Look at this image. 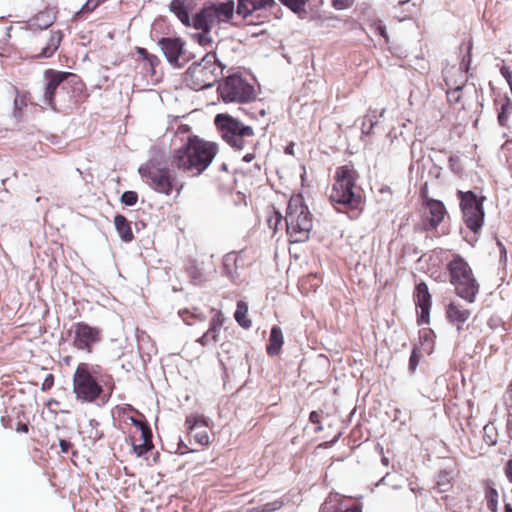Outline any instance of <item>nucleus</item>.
Returning a JSON list of instances; mask_svg holds the SVG:
<instances>
[{
    "label": "nucleus",
    "instance_id": "nucleus-46",
    "mask_svg": "<svg viewBox=\"0 0 512 512\" xmlns=\"http://www.w3.org/2000/svg\"><path fill=\"white\" fill-rule=\"evenodd\" d=\"M59 445H60L61 451L63 453H68L70 448L72 447L71 442L64 440V439L60 440Z\"/></svg>",
    "mask_w": 512,
    "mask_h": 512
},
{
    "label": "nucleus",
    "instance_id": "nucleus-42",
    "mask_svg": "<svg viewBox=\"0 0 512 512\" xmlns=\"http://www.w3.org/2000/svg\"><path fill=\"white\" fill-rule=\"evenodd\" d=\"M419 363V358L415 351L412 352L410 359H409V368L410 370L414 371Z\"/></svg>",
    "mask_w": 512,
    "mask_h": 512
},
{
    "label": "nucleus",
    "instance_id": "nucleus-58",
    "mask_svg": "<svg viewBox=\"0 0 512 512\" xmlns=\"http://www.w3.org/2000/svg\"><path fill=\"white\" fill-rule=\"evenodd\" d=\"M231 256H234V255L232 253H229L228 255H226V261L230 260Z\"/></svg>",
    "mask_w": 512,
    "mask_h": 512
},
{
    "label": "nucleus",
    "instance_id": "nucleus-5",
    "mask_svg": "<svg viewBox=\"0 0 512 512\" xmlns=\"http://www.w3.org/2000/svg\"><path fill=\"white\" fill-rule=\"evenodd\" d=\"M357 173L350 165H344L336 170L335 183L330 193L334 204L356 207L361 201V195L356 187Z\"/></svg>",
    "mask_w": 512,
    "mask_h": 512
},
{
    "label": "nucleus",
    "instance_id": "nucleus-21",
    "mask_svg": "<svg viewBox=\"0 0 512 512\" xmlns=\"http://www.w3.org/2000/svg\"><path fill=\"white\" fill-rule=\"evenodd\" d=\"M57 11L55 8L46 7L29 19L28 25L33 30L47 29L56 20Z\"/></svg>",
    "mask_w": 512,
    "mask_h": 512
},
{
    "label": "nucleus",
    "instance_id": "nucleus-27",
    "mask_svg": "<svg viewBox=\"0 0 512 512\" xmlns=\"http://www.w3.org/2000/svg\"><path fill=\"white\" fill-rule=\"evenodd\" d=\"M63 39V33L60 30L53 31L47 45L42 49L40 55L43 57H51L58 49Z\"/></svg>",
    "mask_w": 512,
    "mask_h": 512
},
{
    "label": "nucleus",
    "instance_id": "nucleus-18",
    "mask_svg": "<svg viewBox=\"0 0 512 512\" xmlns=\"http://www.w3.org/2000/svg\"><path fill=\"white\" fill-rule=\"evenodd\" d=\"M446 208L439 200L428 199L424 204V215L426 218V228H436L444 219Z\"/></svg>",
    "mask_w": 512,
    "mask_h": 512
},
{
    "label": "nucleus",
    "instance_id": "nucleus-45",
    "mask_svg": "<svg viewBox=\"0 0 512 512\" xmlns=\"http://www.w3.org/2000/svg\"><path fill=\"white\" fill-rule=\"evenodd\" d=\"M215 124L220 131L224 130V114H217L215 117Z\"/></svg>",
    "mask_w": 512,
    "mask_h": 512
},
{
    "label": "nucleus",
    "instance_id": "nucleus-53",
    "mask_svg": "<svg viewBox=\"0 0 512 512\" xmlns=\"http://www.w3.org/2000/svg\"><path fill=\"white\" fill-rule=\"evenodd\" d=\"M217 91H218L219 97L224 100V91L221 89V85L218 86Z\"/></svg>",
    "mask_w": 512,
    "mask_h": 512
},
{
    "label": "nucleus",
    "instance_id": "nucleus-32",
    "mask_svg": "<svg viewBox=\"0 0 512 512\" xmlns=\"http://www.w3.org/2000/svg\"><path fill=\"white\" fill-rule=\"evenodd\" d=\"M283 5L290 8L294 13L301 15L306 13L305 5L307 0H279Z\"/></svg>",
    "mask_w": 512,
    "mask_h": 512
},
{
    "label": "nucleus",
    "instance_id": "nucleus-57",
    "mask_svg": "<svg viewBox=\"0 0 512 512\" xmlns=\"http://www.w3.org/2000/svg\"><path fill=\"white\" fill-rule=\"evenodd\" d=\"M452 78H453V80H454V81H455V80H456V81H460V76H459L458 74H454V73H452Z\"/></svg>",
    "mask_w": 512,
    "mask_h": 512
},
{
    "label": "nucleus",
    "instance_id": "nucleus-33",
    "mask_svg": "<svg viewBox=\"0 0 512 512\" xmlns=\"http://www.w3.org/2000/svg\"><path fill=\"white\" fill-rule=\"evenodd\" d=\"M253 11H255V9L251 8L250 1L238 0L237 13L239 15H242L245 18L249 16Z\"/></svg>",
    "mask_w": 512,
    "mask_h": 512
},
{
    "label": "nucleus",
    "instance_id": "nucleus-17",
    "mask_svg": "<svg viewBox=\"0 0 512 512\" xmlns=\"http://www.w3.org/2000/svg\"><path fill=\"white\" fill-rule=\"evenodd\" d=\"M167 61L174 66H179L180 56L183 54L184 42L180 38H161L158 42Z\"/></svg>",
    "mask_w": 512,
    "mask_h": 512
},
{
    "label": "nucleus",
    "instance_id": "nucleus-47",
    "mask_svg": "<svg viewBox=\"0 0 512 512\" xmlns=\"http://www.w3.org/2000/svg\"><path fill=\"white\" fill-rule=\"evenodd\" d=\"M506 477L508 478L509 482L512 483V458L507 462L506 468H505Z\"/></svg>",
    "mask_w": 512,
    "mask_h": 512
},
{
    "label": "nucleus",
    "instance_id": "nucleus-19",
    "mask_svg": "<svg viewBox=\"0 0 512 512\" xmlns=\"http://www.w3.org/2000/svg\"><path fill=\"white\" fill-rule=\"evenodd\" d=\"M136 52L142 59L141 69L144 76L149 77L154 82H158L161 75L157 73L156 68L160 65V59L142 47H136Z\"/></svg>",
    "mask_w": 512,
    "mask_h": 512
},
{
    "label": "nucleus",
    "instance_id": "nucleus-26",
    "mask_svg": "<svg viewBox=\"0 0 512 512\" xmlns=\"http://www.w3.org/2000/svg\"><path fill=\"white\" fill-rule=\"evenodd\" d=\"M221 313H218L211 322V326L208 331L202 336L203 344L214 343L218 340V336L222 327Z\"/></svg>",
    "mask_w": 512,
    "mask_h": 512
},
{
    "label": "nucleus",
    "instance_id": "nucleus-9",
    "mask_svg": "<svg viewBox=\"0 0 512 512\" xmlns=\"http://www.w3.org/2000/svg\"><path fill=\"white\" fill-rule=\"evenodd\" d=\"M457 196L460 199V207L463 214V220L466 226L477 233L483 226L484 223V209L483 202L485 197H477L472 191H458Z\"/></svg>",
    "mask_w": 512,
    "mask_h": 512
},
{
    "label": "nucleus",
    "instance_id": "nucleus-20",
    "mask_svg": "<svg viewBox=\"0 0 512 512\" xmlns=\"http://www.w3.org/2000/svg\"><path fill=\"white\" fill-rule=\"evenodd\" d=\"M416 305L421 309L419 322L428 323L431 307V295L428 287L424 282L419 283L415 289Z\"/></svg>",
    "mask_w": 512,
    "mask_h": 512
},
{
    "label": "nucleus",
    "instance_id": "nucleus-14",
    "mask_svg": "<svg viewBox=\"0 0 512 512\" xmlns=\"http://www.w3.org/2000/svg\"><path fill=\"white\" fill-rule=\"evenodd\" d=\"M132 422L135 431L130 435V443L133 452L140 457L153 448L152 431L146 422L134 418Z\"/></svg>",
    "mask_w": 512,
    "mask_h": 512
},
{
    "label": "nucleus",
    "instance_id": "nucleus-16",
    "mask_svg": "<svg viewBox=\"0 0 512 512\" xmlns=\"http://www.w3.org/2000/svg\"><path fill=\"white\" fill-rule=\"evenodd\" d=\"M185 426L190 441L193 439L200 445L209 443L208 427L203 419L195 415L187 416Z\"/></svg>",
    "mask_w": 512,
    "mask_h": 512
},
{
    "label": "nucleus",
    "instance_id": "nucleus-2",
    "mask_svg": "<svg viewBox=\"0 0 512 512\" xmlns=\"http://www.w3.org/2000/svg\"><path fill=\"white\" fill-rule=\"evenodd\" d=\"M216 151L215 144L191 136L184 147L173 153L171 163L180 170L196 171V174H200L211 163Z\"/></svg>",
    "mask_w": 512,
    "mask_h": 512
},
{
    "label": "nucleus",
    "instance_id": "nucleus-60",
    "mask_svg": "<svg viewBox=\"0 0 512 512\" xmlns=\"http://www.w3.org/2000/svg\"><path fill=\"white\" fill-rule=\"evenodd\" d=\"M69 361H70V357H66V358H65V362H66V364H68V363H69Z\"/></svg>",
    "mask_w": 512,
    "mask_h": 512
},
{
    "label": "nucleus",
    "instance_id": "nucleus-4",
    "mask_svg": "<svg viewBox=\"0 0 512 512\" xmlns=\"http://www.w3.org/2000/svg\"><path fill=\"white\" fill-rule=\"evenodd\" d=\"M285 222L291 242L300 243L309 239L313 227L312 215L301 196H295L289 200Z\"/></svg>",
    "mask_w": 512,
    "mask_h": 512
},
{
    "label": "nucleus",
    "instance_id": "nucleus-24",
    "mask_svg": "<svg viewBox=\"0 0 512 512\" xmlns=\"http://www.w3.org/2000/svg\"><path fill=\"white\" fill-rule=\"evenodd\" d=\"M170 10L177 16V18L187 27L192 26V20L189 16L186 0H172L170 3Z\"/></svg>",
    "mask_w": 512,
    "mask_h": 512
},
{
    "label": "nucleus",
    "instance_id": "nucleus-49",
    "mask_svg": "<svg viewBox=\"0 0 512 512\" xmlns=\"http://www.w3.org/2000/svg\"><path fill=\"white\" fill-rule=\"evenodd\" d=\"M309 419L312 423L319 424V414L316 411L310 413Z\"/></svg>",
    "mask_w": 512,
    "mask_h": 512
},
{
    "label": "nucleus",
    "instance_id": "nucleus-52",
    "mask_svg": "<svg viewBox=\"0 0 512 512\" xmlns=\"http://www.w3.org/2000/svg\"><path fill=\"white\" fill-rule=\"evenodd\" d=\"M389 474L387 473L384 477L380 479V481L376 484L379 486L380 484H386Z\"/></svg>",
    "mask_w": 512,
    "mask_h": 512
},
{
    "label": "nucleus",
    "instance_id": "nucleus-35",
    "mask_svg": "<svg viewBox=\"0 0 512 512\" xmlns=\"http://www.w3.org/2000/svg\"><path fill=\"white\" fill-rule=\"evenodd\" d=\"M372 28H373L375 33H377L378 35L382 36L385 39V41H388L386 27H385V25L381 21L375 22L373 24Z\"/></svg>",
    "mask_w": 512,
    "mask_h": 512
},
{
    "label": "nucleus",
    "instance_id": "nucleus-55",
    "mask_svg": "<svg viewBox=\"0 0 512 512\" xmlns=\"http://www.w3.org/2000/svg\"><path fill=\"white\" fill-rule=\"evenodd\" d=\"M381 461H382V463H383L384 465H386V466H387V465H388V463H389V459H388L387 457H385V456H383V457H382Z\"/></svg>",
    "mask_w": 512,
    "mask_h": 512
},
{
    "label": "nucleus",
    "instance_id": "nucleus-30",
    "mask_svg": "<svg viewBox=\"0 0 512 512\" xmlns=\"http://www.w3.org/2000/svg\"><path fill=\"white\" fill-rule=\"evenodd\" d=\"M337 497H329L322 505L320 512H362L360 506L354 505L352 507H339L335 508L333 502L336 501Z\"/></svg>",
    "mask_w": 512,
    "mask_h": 512
},
{
    "label": "nucleus",
    "instance_id": "nucleus-34",
    "mask_svg": "<svg viewBox=\"0 0 512 512\" xmlns=\"http://www.w3.org/2000/svg\"><path fill=\"white\" fill-rule=\"evenodd\" d=\"M121 201L128 206H133L138 201V194L135 191H126L121 196Z\"/></svg>",
    "mask_w": 512,
    "mask_h": 512
},
{
    "label": "nucleus",
    "instance_id": "nucleus-43",
    "mask_svg": "<svg viewBox=\"0 0 512 512\" xmlns=\"http://www.w3.org/2000/svg\"><path fill=\"white\" fill-rule=\"evenodd\" d=\"M225 10H226V22H227L233 16L234 2L233 1H226Z\"/></svg>",
    "mask_w": 512,
    "mask_h": 512
},
{
    "label": "nucleus",
    "instance_id": "nucleus-8",
    "mask_svg": "<svg viewBox=\"0 0 512 512\" xmlns=\"http://www.w3.org/2000/svg\"><path fill=\"white\" fill-rule=\"evenodd\" d=\"M224 16V3L213 4L204 7L192 19V26L201 30L200 33L193 34V38L202 46L210 45L213 40L210 37V29L219 24Z\"/></svg>",
    "mask_w": 512,
    "mask_h": 512
},
{
    "label": "nucleus",
    "instance_id": "nucleus-44",
    "mask_svg": "<svg viewBox=\"0 0 512 512\" xmlns=\"http://www.w3.org/2000/svg\"><path fill=\"white\" fill-rule=\"evenodd\" d=\"M374 126V122L371 119L365 118L362 124V131L364 133H370L371 129Z\"/></svg>",
    "mask_w": 512,
    "mask_h": 512
},
{
    "label": "nucleus",
    "instance_id": "nucleus-40",
    "mask_svg": "<svg viewBox=\"0 0 512 512\" xmlns=\"http://www.w3.org/2000/svg\"><path fill=\"white\" fill-rule=\"evenodd\" d=\"M14 105H15L16 110H19V111L22 110L27 105L26 97L17 95L14 100Z\"/></svg>",
    "mask_w": 512,
    "mask_h": 512
},
{
    "label": "nucleus",
    "instance_id": "nucleus-6",
    "mask_svg": "<svg viewBox=\"0 0 512 512\" xmlns=\"http://www.w3.org/2000/svg\"><path fill=\"white\" fill-rule=\"evenodd\" d=\"M450 281L455 287L456 294L468 303H473L479 291V284L475 279L469 264L459 255H456L448 265Z\"/></svg>",
    "mask_w": 512,
    "mask_h": 512
},
{
    "label": "nucleus",
    "instance_id": "nucleus-22",
    "mask_svg": "<svg viewBox=\"0 0 512 512\" xmlns=\"http://www.w3.org/2000/svg\"><path fill=\"white\" fill-rule=\"evenodd\" d=\"M471 310L465 308L458 302H451L446 309V317L449 322L456 324L457 330L462 329V325L470 318Z\"/></svg>",
    "mask_w": 512,
    "mask_h": 512
},
{
    "label": "nucleus",
    "instance_id": "nucleus-7",
    "mask_svg": "<svg viewBox=\"0 0 512 512\" xmlns=\"http://www.w3.org/2000/svg\"><path fill=\"white\" fill-rule=\"evenodd\" d=\"M46 87L44 91V102L53 110H56L55 95L61 84L68 81L73 86L74 93H77L78 100L85 101L89 97L83 81L74 73L47 69L44 72Z\"/></svg>",
    "mask_w": 512,
    "mask_h": 512
},
{
    "label": "nucleus",
    "instance_id": "nucleus-12",
    "mask_svg": "<svg viewBox=\"0 0 512 512\" xmlns=\"http://www.w3.org/2000/svg\"><path fill=\"white\" fill-rule=\"evenodd\" d=\"M183 82L187 87L198 91L212 86L216 77L211 66L193 63L184 73Z\"/></svg>",
    "mask_w": 512,
    "mask_h": 512
},
{
    "label": "nucleus",
    "instance_id": "nucleus-29",
    "mask_svg": "<svg viewBox=\"0 0 512 512\" xmlns=\"http://www.w3.org/2000/svg\"><path fill=\"white\" fill-rule=\"evenodd\" d=\"M485 500L487 508L491 512H498L499 494L498 491L490 484L485 489Z\"/></svg>",
    "mask_w": 512,
    "mask_h": 512
},
{
    "label": "nucleus",
    "instance_id": "nucleus-13",
    "mask_svg": "<svg viewBox=\"0 0 512 512\" xmlns=\"http://www.w3.org/2000/svg\"><path fill=\"white\" fill-rule=\"evenodd\" d=\"M445 84L447 86V99L451 104H457L462 97V89L467 77L462 65H453L443 70Z\"/></svg>",
    "mask_w": 512,
    "mask_h": 512
},
{
    "label": "nucleus",
    "instance_id": "nucleus-50",
    "mask_svg": "<svg viewBox=\"0 0 512 512\" xmlns=\"http://www.w3.org/2000/svg\"><path fill=\"white\" fill-rule=\"evenodd\" d=\"M501 74L503 75V77L508 81V77L509 76H512V74L508 71V69L506 67H502L501 68Z\"/></svg>",
    "mask_w": 512,
    "mask_h": 512
},
{
    "label": "nucleus",
    "instance_id": "nucleus-41",
    "mask_svg": "<svg viewBox=\"0 0 512 512\" xmlns=\"http://www.w3.org/2000/svg\"><path fill=\"white\" fill-rule=\"evenodd\" d=\"M437 484L439 487L445 486L448 484V474L447 473H440L438 476ZM441 492L446 491V488H440Z\"/></svg>",
    "mask_w": 512,
    "mask_h": 512
},
{
    "label": "nucleus",
    "instance_id": "nucleus-25",
    "mask_svg": "<svg viewBox=\"0 0 512 512\" xmlns=\"http://www.w3.org/2000/svg\"><path fill=\"white\" fill-rule=\"evenodd\" d=\"M283 345V334L279 327L274 326L271 329L267 353L269 355H277Z\"/></svg>",
    "mask_w": 512,
    "mask_h": 512
},
{
    "label": "nucleus",
    "instance_id": "nucleus-31",
    "mask_svg": "<svg viewBox=\"0 0 512 512\" xmlns=\"http://www.w3.org/2000/svg\"><path fill=\"white\" fill-rule=\"evenodd\" d=\"M512 114V102L509 99L502 104L501 110L498 113V122L500 126L506 127L508 125V120L510 115Z\"/></svg>",
    "mask_w": 512,
    "mask_h": 512
},
{
    "label": "nucleus",
    "instance_id": "nucleus-15",
    "mask_svg": "<svg viewBox=\"0 0 512 512\" xmlns=\"http://www.w3.org/2000/svg\"><path fill=\"white\" fill-rule=\"evenodd\" d=\"M254 134L252 127L244 125L237 119L226 114V143L236 150H241L246 138Z\"/></svg>",
    "mask_w": 512,
    "mask_h": 512
},
{
    "label": "nucleus",
    "instance_id": "nucleus-28",
    "mask_svg": "<svg viewBox=\"0 0 512 512\" xmlns=\"http://www.w3.org/2000/svg\"><path fill=\"white\" fill-rule=\"evenodd\" d=\"M247 314L248 305L243 301H239L237 303V309L234 313V318L237 321V323L245 329L250 328L252 325V321L248 318Z\"/></svg>",
    "mask_w": 512,
    "mask_h": 512
},
{
    "label": "nucleus",
    "instance_id": "nucleus-37",
    "mask_svg": "<svg viewBox=\"0 0 512 512\" xmlns=\"http://www.w3.org/2000/svg\"><path fill=\"white\" fill-rule=\"evenodd\" d=\"M283 505V501L281 500H275L274 502L272 503H267L264 505L262 511L263 512H271V511H276L278 509H280Z\"/></svg>",
    "mask_w": 512,
    "mask_h": 512
},
{
    "label": "nucleus",
    "instance_id": "nucleus-39",
    "mask_svg": "<svg viewBox=\"0 0 512 512\" xmlns=\"http://www.w3.org/2000/svg\"><path fill=\"white\" fill-rule=\"evenodd\" d=\"M99 4H100L99 1L93 2L92 0H88L81 8V12L94 11L99 6Z\"/></svg>",
    "mask_w": 512,
    "mask_h": 512
},
{
    "label": "nucleus",
    "instance_id": "nucleus-10",
    "mask_svg": "<svg viewBox=\"0 0 512 512\" xmlns=\"http://www.w3.org/2000/svg\"><path fill=\"white\" fill-rule=\"evenodd\" d=\"M71 346L77 351L91 354L94 347L102 341V330L99 327L91 326L86 322L74 323L70 330Z\"/></svg>",
    "mask_w": 512,
    "mask_h": 512
},
{
    "label": "nucleus",
    "instance_id": "nucleus-3",
    "mask_svg": "<svg viewBox=\"0 0 512 512\" xmlns=\"http://www.w3.org/2000/svg\"><path fill=\"white\" fill-rule=\"evenodd\" d=\"M145 183L155 192L170 196L173 192L180 195L185 183L181 181L175 171L164 162L149 160L138 169Z\"/></svg>",
    "mask_w": 512,
    "mask_h": 512
},
{
    "label": "nucleus",
    "instance_id": "nucleus-1",
    "mask_svg": "<svg viewBox=\"0 0 512 512\" xmlns=\"http://www.w3.org/2000/svg\"><path fill=\"white\" fill-rule=\"evenodd\" d=\"M73 393L81 404H95L99 400L107 402L111 397L115 383L112 375L106 373L100 365L80 362L72 377Z\"/></svg>",
    "mask_w": 512,
    "mask_h": 512
},
{
    "label": "nucleus",
    "instance_id": "nucleus-23",
    "mask_svg": "<svg viewBox=\"0 0 512 512\" xmlns=\"http://www.w3.org/2000/svg\"><path fill=\"white\" fill-rule=\"evenodd\" d=\"M114 225L120 238L124 242H131L134 239L131 223L127 220L125 216L120 214L116 215L114 217Z\"/></svg>",
    "mask_w": 512,
    "mask_h": 512
},
{
    "label": "nucleus",
    "instance_id": "nucleus-54",
    "mask_svg": "<svg viewBox=\"0 0 512 512\" xmlns=\"http://www.w3.org/2000/svg\"><path fill=\"white\" fill-rule=\"evenodd\" d=\"M285 152L287 154H293V145H289L286 147Z\"/></svg>",
    "mask_w": 512,
    "mask_h": 512
},
{
    "label": "nucleus",
    "instance_id": "nucleus-61",
    "mask_svg": "<svg viewBox=\"0 0 512 512\" xmlns=\"http://www.w3.org/2000/svg\"><path fill=\"white\" fill-rule=\"evenodd\" d=\"M277 220H278V221H280V220H281V215H278Z\"/></svg>",
    "mask_w": 512,
    "mask_h": 512
},
{
    "label": "nucleus",
    "instance_id": "nucleus-38",
    "mask_svg": "<svg viewBox=\"0 0 512 512\" xmlns=\"http://www.w3.org/2000/svg\"><path fill=\"white\" fill-rule=\"evenodd\" d=\"M53 385H54V376H53V374L50 373L45 377V379L42 383V386H41V390L48 391L53 387Z\"/></svg>",
    "mask_w": 512,
    "mask_h": 512
},
{
    "label": "nucleus",
    "instance_id": "nucleus-11",
    "mask_svg": "<svg viewBox=\"0 0 512 512\" xmlns=\"http://www.w3.org/2000/svg\"><path fill=\"white\" fill-rule=\"evenodd\" d=\"M256 98L254 86L238 72L226 76V102L248 103Z\"/></svg>",
    "mask_w": 512,
    "mask_h": 512
},
{
    "label": "nucleus",
    "instance_id": "nucleus-51",
    "mask_svg": "<svg viewBox=\"0 0 512 512\" xmlns=\"http://www.w3.org/2000/svg\"><path fill=\"white\" fill-rule=\"evenodd\" d=\"M254 159V154L248 153L243 157V160L245 162H251Z\"/></svg>",
    "mask_w": 512,
    "mask_h": 512
},
{
    "label": "nucleus",
    "instance_id": "nucleus-56",
    "mask_svg": "<svg viewBox=\"0 0 512 512\" xmlns=\"http://www.w3.org/2000/svg\"><path fill=\"white\" fill-rule=\"evenodd\" d=\"M505 512H512V506L510 504L505 505Z\"/></svg>",
    "mask_w": 512,
    "mask_h": 512
},
{
    "label": "nucleus",
    "instance_id": "nucleus-59",
    "mask_svg": "<svg viewBox=\"0 0 512 512\" xmlns=\"http://www.w3.org/2000/svg\"><path fill=\"white\" fill-rule=\"evenodd\" d=\"M322 429H323V427H322L321 425H318V426L316 427V431H320V430H322Z\"/></svg>",
    "mask_w": 512,
    "mask_h": 512
},
{
    "label": "nucleus",
    "instance_id": "nucleus-36",
    "mask_svg": "<svg viewBox=\"0 0 512 512\" xmlns=\"http://www.w3.org/2000/svg\"><path fill=\"white\" fill-rule=\"evenodd\" d=\"M332 6L336 10H344L349 8L353 4V0H331Z\"/></svg>",
    "mask_w": 512,
    "mask_h": 512
},
{
    "label": "nucleus",
    "instance_id": "nucleus-48",
    "mask_svg": "<svg viewBox=\"0 0 512 512\" xmlns=\"http://www.w3.org/2000/svg\"><path fill=\"white\" fill-rule=\"evenodd\" d=\"M16 431L21 432V433H28V431H29L28 424L21 423V422L18 423V425L16 427Z\"/></svg>",
    "mask_w": 512,
    "mask_h": 512
}]
</instances>
